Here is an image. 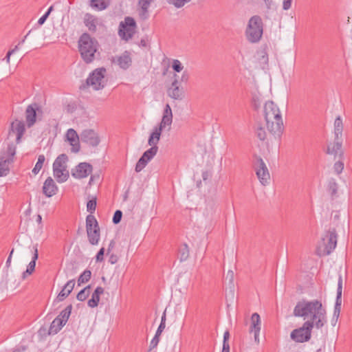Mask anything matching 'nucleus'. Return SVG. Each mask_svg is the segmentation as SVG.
I'll return each instance as SVG.
<instances>
[{
  "label": "nucleus",
  "instance_id": "nucleus-1",
  "mask_svg": "<svg viewBox=\"0 0 352 352\" xmlns=\"http://www.w3.org/2000/svg\"><path fill=\"white\" fill-rule=\"evenodd\" d=\"M296 317H306L310 316L311 320L305 322L300 328L294 329L290 334L291 338L296 342H305L311 337L314 327L321 329L327 323L326 309L321 301L314 300L307 301L302 300L297 302L293 311Z\"/></svg>",
  "mask_w": 352,
  "mask_h": 352
},
{
  "label": "nucleus",
  "instance_id": "nucleus-2",
  "mask_svg": "<svg viewBox=\"0 0 352 352\" xmlns=\"http://www.w3.org/2000/svg\"><path fill=\"white\" fill-rule=\"evenodd\" d=\"M264 114L267 130L274 138H279L283 131V122L278 106L272 101H267L264 106Z\"/></svg>",
  "mask_w": 352,
  "mask_h": 352
},
{
  "label": "nucleus",
  "instance_id": "nucleus-3",
  "mask_svg": "<svg viewBox=\"0 0 352 352\" xmlns=\"http://www.w3.org/2000/svg\"><path fill=\"white\" fill-rule=\"evenodd\" d=\"M100 47L96 38L91 37L87 32L82 33L78 41V52L80 57L86 64H90L96 58V54Z\"/></svg>",
  "mask_w": 352,
  "mask_h": 352
},
{
  "label": "nucleus",
  "instance_id": "nucleus-4",
  "mask_svg": "<svg viewBox=\"0 0 352 352\" xmlns=\"http://www.w3.org/2000/svg\"><path fill=\"white\" fill-rule=\"evenodd\" d=\"M263 33V23L260 16H252L245 30V36L248 41L254 43L258 42Z\"/></svg>",
  "mask_w": 352,
  "mask_h": 352
},
{
  "label": "nucleus",
  "instance_id": "nucleus-5",
  "mask_svg": "<svg viewBox=\"0 0 352 352\" xmlns=\"http://www.w3.org/2000/svg\"><path fill=\"white\" fill-rule=\"evenodd\" d=\"M106 69L100 67L94 70L87 78L85 83L80 86V89H85L91 86L94 90H100L104 87V78Z\"/></svg>",
  "mask_w": 352,
  "mask_h": 352
},
{
  "label": "nucleus",
  "instance_id": "nucleus-6",
  "mask_svg": "<svg viewBox=\"0 0 352 352\" xmlns=\"http://www.w3.org/2000/svg\"><path fill=\"white\" fill-rule=\"evenodd\" d=\"M86 231L88 241L90 244L96 245L100 238V227L96 217L89 214L86 217Z\"/></svg>",
  "mask_w": 352,
  "mask_h": 352
},
{
  "label": "nucleus",
  "instance_id": "nucleus-7",
  "mask_svg": "<svg viewBox=\"0 0 352 352\" xmlns=\"http://www.w3.org/2000/svg\"><path fill=\"white\" fill-rule=\"evenodd\" d=\"M136 23L133 18L127 16L119 25L118 34L125 41L131 39L135 34Z\"/></svg>",
  "mask_w": 352,
  "mask_h": 352
},
{
  "label": "nucleus",
  "instance_id": "nucleus-8",
  "mask_svg": "<svg viewBox=\"0 0 352 352\" xmlns=\"http://www.w3.org/2000/svg\"><path fill=\"white\" fill-rule=\"evenodd\" d=\"M256 174L263 185H265L270 179V173L268 169L263 162V159L260 157H256V162L255 163Z\"/></svg>",
  "mask_w": 352,
  "mask_h": 352
},
{
  "label": "nucleus",
  "instance_id": "nucleus-9",
  "mask_svg": "<svg viewBox=\"0 0 352 352\" xmlns=\"http://www.w3.org/2000/svg\"><path fill=\"white\" fill-rule=\"evenodd\" d=\"M324 245V252L328 255L336 248L337 245V234L335 229L327 232L324 237L322 238Z\"/></svg>",
  "mask_w": 352,
  "mask_h": 352
},
{
  "label": "nucleus",
  "instance_id": "nucleus-10",
  "mask_svg": "<svg viewBox=\"0 0 352 352\" xmlns=\"http://www.w3.org/2000/svg\"><path fill=\"white\" fill-rule=\"evenodd\" d=\"M93 170L92 166L88 162H80L72 170V175L76 179L87 177Z\"/></svg>",
  "mask_w": 352,
  "mask_h": 352
},
{
  "label": "nucleus",
  "instance_id": "nucleus-11",
  "mask_svg": "<svg viewBox=\"0 0 352 352\" xmlns=\"http://www.w3.org/2000/svg\"><path fill=\"white\" fill-rule=\"evenodd\" d=\"M80 141L91 146H96L100 143V138L93 129H85L80 133Z\"/></svg>",
  "mask_w": 352,
  "mask_h": 352
},
{
  "label": "nucleus",
  "instance_id": "nucleus-12",
  "mask_svg": "<svg viewBox=\"0 0 352 352\" xmlns=\"http://www.w3.org/2000/svg\"><path fill=\"white\" fill-rule=\"evenodd\" d=\"M177 74H175V79L173 81L171 86L168 89L167 94L169 97L175 100H182L184 97L183 89L178 85L179 80L177 78Z\"/></svg>",
  "mask_w": 352,
  "mask_h": 352
},
{
  "label": "nucleus",
  "instance_id": "nucleus-13",
  "mask_svg": "<svg viewBox=\"0 0 352 352\" xmlns=\"http://www.w3.org/2000/svg\"><path fill=\"white\" fill-rule=\"evenodd\" d=\"M173 122V113L171 108L168 104H166L163 112V116L159 126H155L163 131L166 126H168V131L170 129V126Z\"/></svg>",
  "mask_w": 352,
  "mask_h": 352
},
{
  "label": "nucleus",
  "instance_id": "nucleus-14",
  "mask_svg": "<svg viewBox=\"0 0 352 352\" xmlns=\"http://www.w3.org/2000/svg\"><path fill=\"white\" fill-rule=\"evenodd\" d=\"M342 276H340L338 282V288H337V296L336 300V304L334 307L333 311V318H336V320H338L340 310H341V305H342Z\"/></svg>",
  "mask_w": 352,
  "mask_h": 352
},
{
  "label": "nucleus",
  "instance_id": "nucleus-15",
  "mask_svg": "<svg viewBox=\"0 0 352 352\" xmlns=\"http://www.w3.org/2000/svg\"><path fill=\"white\" fill-rule=\"evenodd\" d=\"M25 124L23 121L15 120L12 122L10 130L9 133L10 134L12 132L16 134V141L17 143L21 142V137L25 133Z\"/></svg>",
  "mask_w": 352,
  "mask_h": 352
},
{
  "label": "nucleus",
  "instance_id": "nucleus-16",
  "mask_svg": "<svg viewBox=\"0 0 352 352\" xmlns=\"http://www.w3.org/2000/svg\"><path fill=\"white\" fill-rule=\"evenodd\" d=\"M58 191V187L53 179L50 177H47L45 181L43 186V193L47 197H51Z\"/></svg>",
  "mask_w": 352,
  "mask_h": 352
},
{
  "label": "nucleus",
  "instance_id": "nucleus-17",
  "mask_svg": "<svg viewBox=\"0 0 352 352\" xmlns=\"http://www.w3.org/2000/svg\"><path fill=\"white\" fill-rule=\"evenodd\" d=\"M251 327L250 329V331L254 333V340L256 342H258V336L261 330V318L260 316L257 313H254L251 316Z\"/></svg>",
  "mask_w": 352,
  "mask_h": 352
},
{
  "label": "nucleus",
  "instance_id": "nucleus-18",
  "mask_svg": "<svg viewBox=\"0 0 352 352\" xmlns=\"http://www.w3.org/2000/svg\"><path fill=\"white\" fill-rule=\"evenodd\" d=\"M36 104H30L25 110V119L28 127H31L34 124L36 120Z\"/></svg>",
  "mask_w": 352,
  "mask_h": 352
},
{
  "label": "nucleus",
  "instance_id": "nucleus-19",
  "mask_svg": "<svg viewBox=\"0 0 352 352\" xmlns=\"http://www.w3.org/2000/svg\"><path fill=\"white\" fill-rule=\"evenodd\" d=\"M75 285V280L72 279L67 281V283L64 285L62 290L59 292L58 295L56 297V300L58 302H61L64 300L72 292Z\"/></svg>",
  "mask_w": 352,
  "mask_h": 352
},
{
  "label": "nucleus",
  "instance_id": "nucleus-20",
  "mask_svg": "<svg viewBox=\"0 0 352 352\" xmlns=\"http://www.w3.org/2000/svg\"><path fill=\"white\" fill-rule=\"evenodd\" d=\"M84 24L91 33L97 31L98 18L90 13H86L84 16Z\"/></svg>",
  "mask_w": 352,
  "mask_h": 352
},
{
  "label": "nucleus",
  "instance_id": "nucleus-21",
  "mask_svg": "<svg viewBox=\"0 0 352 352\" xmlns=\"http://www.w3.org/2000/svg\"><path fill=\"white\" fill-rule=\"evenodd\" d=\"M66 135L68 141L72 146V151L74 153H78L80 150V144L78 142H76V140L79 139L76 131L73 129H68Z\"/></svg>",
  "mask_w": 352,
  "mask_h": 352
},
{
  "label": "nucleus",
  "instance_id": "nucleus-22",
  "mask_svg": "<svg viewBox=\"0 0 352 352\" xmlns=\"http://www.w3.org/2000/svg\"><path fill=\"white\" fill-rule=\"evenodd\" d=\"M38 248L37 245L34 246V255L32 256V261L30 262V263L28 265L27 270L23 272L22 274V278L25 279L28 275H31L32 272L35 270L36 266V261L38 259Z\"/></svg>",
  "mask_w": 352,
  "mask_h": 352
},
{
  "label": "nucleus",
  "instance_id": "nucleus-23",
  "mask_svg": "<svg viewBox=\"0 0 352 352\" xmlns=\"http://www.w3.org/2000/svg\"><path fill=\"white\" fill-rule=\"evenodd\" d=\"M54 176L58 183H63L67 180L69 174L67 168H53Z\"/></svg>",
  "mask_w": 352,
  "mask_h": 352
},
{
  "label": "nucleus",
  "instance_id": "nucleus-24",
  "mask_svg": "<svg viewBox=\"0 0 352 352\" xmlns=\"http://www.w3.org/2000/svg\"><path fill=\"white\" fill-rule=\"evenodd\" d=\"M341 148H342L341 138L335 137L334 142L332 144H330L327 146V153L336 155L339 153V152L341 151Z\"/></svg>",
  "mask_w": 352,
  "mask_h": 352
},
{
  "label": "nucleus",
  "instance_id": "nucleus-25",
  "mask_svg": "<svg viewBox=\"0 0 352 352\" xmlns=\"http://www.w3.org/2000/svg\"><path fill=\"white\" fill-rule=\"evenodd\" d=\"M110 5L109 0H90L89 6L94 10L102 11L107 9Z\"/></svg>",
  "mask_w": 352,
  "mask_h": 352
},
{
  "label": "nucleus",
  "instance_id": "nucleus-26",
  "mask_svg": "<svg viewBox=\"0 0 352 352\" xmlns=\"http://www.w3.org/2000/svg\"><path fill=\"white\" fill-rule=\"evenodd\" d=\"M162 132V131H161L160 129L155 127L153 129V131L151 133L148 138V145H150L151 147L157 146V144L160 140Z\"/></svg>",
  "mask_w": 352,
  "mask_h": 352
},
{
  "label": "nucleus",
  "instance_id": "nucleus-27",
  "mask_svg": "<svg viewBox=\"0 0 352 352\" xmlns=\"http://www.w3.org/2000/svg\"><path fill=\"white\" fill-rule=\"evenodd\" d=\"M11 160L6 156H0V177L6 176L9 173V164Z\"/></svg>",
  "mask_w": 352,
  "mask_h": 352
},
{
  "label": "nucleus",
  "instance_id": "nucleus-28",
  "mask_svg": "<svg viewBox=\"0 0 352 352\" xmlns=\"http://www.w3.org/2000/svg\"><path fill=\"white\" fill-rule=\"evenodd\" d=\"M131 63V58L127 52H125L122 56L118 58V64L122 69H128Z\"/></svg>",
  "mask_w": 352,
  "mask_h": 352
},
{
  "label": "nucleus",
  "instance_id": "nucleus-29",
  "mask_svg": "<svg viewBox=\"0 0 352 352\" xmlns=\"http://www.w3.org/2000/svg\"><path fill=\"white\" fill-rule=\"evenodd\" d=\"M64 325L60 318L56 317L50 324L49 334H56Z\"/></svg>",
  "mask_w": 352,
  "mask_h": 352
},
{
  "label": "nucleus",
  "instance_id": "nucleus-30",
  "mask_svg": "<svg viewBox=\"0 0 352 352\" xmlns=\"http://www.w3.org/2000/svg\"><path fill=\"white\" fill-rule=\"evenodd\" d=\"M68 160V157L66 154H60L58 155L53 164V168H67L66 163Z\"/></svg>",
  "mask_w": 352,
  "mask_h": 352
},
{
  "label": "nucleus",
  "instance_id": "nucleus-31",
  "mask_svg": "<svg viewBox=\"0 0 352 352\" xmlns=\"http://www.w3.org/2000/svg\"><path fill=\"white\" fill-rule=\"evenodd\" d=\"M153 0H139L138 4L140 6V15L143 19H146L148 16V7Z\"/></svg>",
  "mask_w": 352,
  "mask_h": 352
},
{
  "label": "nucleus",
  "instance_id": "nucleus-32",
  "mask_svg": "<svg viewBox=\"0 0 352 352\" xmlns=\"http://www.w3.org/2000/svg\"><path fill=\"white\" fill-rule=\"evenodd\" d=\"M189 256V248L186 243L182 244L178 250V258L180 261H184L188 259Z\"/></svg>",
  "mask_w": 352,
  "mask_h": 352
},
{
  "label": "nucleus",
  "instance_id": "nucleus-33",
  "mask_svg": "<svg viewBox=\"0 0 352 352\" xmlns=\"http://www.w3.org/2000/svg\"><path fill=\"white\" fill-rule=\"evenodd\" d=\"M343 131V124L340 116L336 118L334 122V133L336 138H341Z\"/></svg>",
  "mask_w": 352,
  "mask_h": 352
},
{
  "label": "nucleus",
  "instance_id": "nucleus-34",
  "mask_svg": "<svg viewBox=\"0 0 352 352\" xmlns=\"http://www.w3.org/2000/svg\"><path fill=\"white\" fill-rule=\"evenodd\" d=\"M72 305L70 304L68 306H67L66 308L65 309H63L60 313V314L57 316L58 318H60V320L63 321V322H64L65 324H66V322H67V320L69 318V316L72 312Z\"/></svg>",
  "mask_w": 352,
  "mask_h": 352
},
{
  "label": "nucleus",
  "instance_id": "nucleus-35",
  "mask_svg": "<svg viewBox=\"0 0 352 352\" xmlns=\"http://www.w3.org/2000/svg\"><path fill=\"white\" fill-rule=\"evenodd\" d=\"M157 146L151 147L149 149L146 150L141 157L148 162L157 154Z\"/></svg>",
  "mask_w": 352,
  "mask_h": 352
},
{
  "label": "nucleus",
  "instance_id": "nucleus-36",
  "mask_svg": "<svg viewBox=\"0 0 352 352\" xmlns=\"http://www.w3.org/2000/svg\"><path fill=\"white\" fill-rule=\"evenodd\" d=\"M91 276V272L89 270H85L79 276L78 279V285H80L87 283Z\"/></svg>",
  "mask_w": 352,
  "mask_h": 352
},
{
  "label": "nucleus",
  "instance_id": "nucleus-37",
  "mask_svg": "<svg viewBox=\"0 0 352 352\" xmlns=\"http://www.w3.org/2000/svg\"><path fill=\"white\" fill-rule=\"evenodd\" d=\"M91 285H87L77 294L76 298L80 301L85 300L90 294Z\"/></svg>",
  "mask_w": 352,
  "mask_h": 352
},
{
  "label": "nucleus",
  "instance_id": "nucleus-38",
  "mask_svg": "<svg viewBox=\"0 0 352 352\" xmlns=\"http://www.w3.org/2000/svg\"><path fill=\"white\" fill-rule=\"evenodd\" d=\"M45 155H38V161L35 165V166L34 167V168L32 169V173L34 174V175H36L38 173V172L41 170V169L43 167V165L45 162Z\"/></svg>",
  "mask_w": 352,
  "mask_h": 352
},
{
  "label": "nucleus",
  "instance_id": "nucleus-39",
  "mask_svg": "<svg viewBox=\"0 0 352 352\" xmlns=\"http://www.w3.org/2000/svg\"><path fill=\"white\" fill-rule=\"evenodd\" d=\"M96 200V197H94L87 203V210L90 213L89 214H92L96 210L97 205Z\"/></svg>",
  "mask_w": 352,
  "mask_h": 352
},
{
  "label": "nucleus",
  "instance_id": "nucleus-40",
  "mask_svg": "<svg viewBox=\"0 0 352 352\" xmlns=\"http://www.w3.org/2000/svg\"><path fill=\"white\" fill-rule=\"evenodd\" d=\"M104 293V289L99 286L96 288L91 295V298L96 300L98 302L100 301V296Z\"/></svg>",
  "mask_w": 352,
  "mask_h": 352
},
{
  "label": "nucleus",
  "instance_id": "nucleus-41",
  "mask_svg": "<svg viewBox=\"0 0 352 352\" xmlns=\"http://www.w3.org/2000/svg\"><path fill=\"white\" fill-rule=\"evenodd\" d=\"M172 68L175 72L179 73L183 70L184 66L179 60L174 59L172 62Z\"/></svg>",
  "mask_w": 352,
  "mask_h": 352
},
{
  "label": "nucleus",
  "instance_id": "nucleus-42",
  "mask_svg": "<svg viewBox=\"0 0 352 352\" xmlns=\"http://www.w3.org/2000/svg\"><path fill=\"white\" fill-rule=\"evenodd\" d=\"M148 164V162L146 161L143 157H140L138 161L135 166V171L137 173L140 172Z\"/></svg>",
  "mask_w": 352,
  "mask_h": 352
},
{
  "label": "nucleus",
  "instance_id": "nucleus-43",
  "mask_svg": "<svg viewBox=\"0 0 352 352\" xmlns=\"http://www.w3.org/2000/svg\"><path fill=\"white\" fill-rule=\"evenodd\" d=\"M15 153H16V146L12 143L8 144V148H7V155L8 157L7 159H10L11 162H12V157L15 155Z\"/></svg>",
  "mask_w": 352,
  "mask_h": 352
},
{
  "label": "nucleus",
  "instance_id": "nucleus-44",
  "mask_svg": "<svg viewBox=\"0 0 352 352\" xmlns=\"http://www.w3.org/2000/svg\"><path fill=\"white\" fill-rule=\"evenodd\" d=\"M256 134L258 138L262 141L266 138V132L262 126H257Z\"/></svg>",
  "mask_w": 352,
  "mask_h": 352
},
{
  "label": "nucleus",
  "instance_id": "nucleus-45",
  "mask_svg": "<svg viewBox=\"0 0 352 352\" xmlns=\"http://www.w3.org/2000/svg\"><path fill=\"white\" fill-rule=\"evenodd\" d=\"M122 217V212L120 210H117L113 214L112 221L114 224H118L121 221Z\"/></svg>",
  "mask_w": 352,
  "mask_h": 352
},
{
  "label": "nucleus",
  "instance_id": "nucleus-46",
  "mask_svg": "<svg viewBox=\"0 0 352 352\" xmlns=\"http://www.w3.org/2000/svg\"><path fill=\"white\" fill-rule=\"evenodd\" d=\"M190 1L191 0H169V3L173 4L176 8H179Z\"/></svg>",
  "mask_w": 352,
  "mask_h": 352
},
{
  "label": "nucleus",
  "instance_id": "nucleus-47",
  "mask_svg": "<svg viewBox=\"0 0 352 352\" xmlns=\"http://www.w3.org/2000/svg\"><path fill=\"white\" fill-rule=\"evenodd\" d=\"M344 168V163L341 161L336 162L333 165L334 171L340 174Z\"/></svg>",
  "mask_w": 352,
  "mask_h": 352
},
{
  "label": "nucleus",
  "instance_id": "nucleus-48",
  "mask_svg": "<svg viewBox=\"0 0 352 352\" xmlns=\"http://www.w3.org/2000/svg\"><path fill=\"white\" fill-rule=\"evenodd\" d=\"M159 342H160V336H157V334H155L154 338L151 341L149 350H152L153 349L156 348Z\"/></svg>",
  "mask_w": 352,
  "mask_h": 352
},
{
  "label": "nucleus",
  "instance_id": "nucleus-49",
  "mask_svg": "<svg viewBox=\"0 0 352 352\" xmlns=\"http://www.w3.org/2000/svg\"><path fill=\"white\" fill-rule=\"evenodd\" d=\"M338 187L337 184L334 182H329V191L330 192L332 196L335 195L337 193Z\"/></svg>",
  "mask_w": 352,
  "mask_h": 352
},
{
  "label": "nucleus",
  "instance_id": "nucleus-50",
  "mask_svg": "<svg viewBox=\"0 0 352 352\" xmlns=\"http://www.w3.org/2000/svg\"><path fill=\"white\" fill-rule=\"evenodd\" d=\"M105 250L104 248H101L98 252L96 256V262H102L104 260V254Z\"/></svg>",
  "mask_w": 352,
  "mask_h": 352
},
{
  "label": "nucleus",
  "instance_id": "nucleus-51",
  "mask_svg": "<svg viewBox=\"0 0 352 352\" xmlns=\"http://www.w3.org/2000/svg\"><path fill=\"white\" fill-rule=\"evenodd\" d=\"M28 349V346L22 344H18L12 349V352H25Z\"/></svg>",
  "mask_w": 352,
  "mask_h": 352
},
{
  "label": "nucleus",
  "instance_id": "nucleus-52",
  "mask_svg": "<svg viewBox=\"0 0 352 352\" xmlns=\"http://www.w3.org/2000/svg\"><path fill=\"white\" fill-rule=\"evenodd\" d=\"M252 106L255 110H258L261 107V102L258 98L254 97L252 98Z\"/></svg>",
  "mask_w": 352,
  "mask_h": 352
},
{
  "label": "nucleus",
  "instance_id": "nucleus-53",
  "mask_svg": "<svg viewBox=\"0 0 352 352\" xmlns=\"http://www.w3.org/2000/svg\"><path fill=\"white\" fill-rule=\"evenodd\" d=\"M190 75L188 71H184L181 76L180 81L184 82H187L189 80Z\"/></svg>",
  "mask_w": 352,
  "mask_h": 352
},
{
  "label": "nucleus",
  "instance_id": "nucleus-54",
  "mask_svg": "<svg viewBox=\"0 0 352 352\" xmlns=\"http://www.w3.org/2000/svg\"><path fill=\"white\" fill-rule=\"evenodd\" d=\"M118 259H119V258H118V255H116L115 254H111L109 256V262L111 264H115L118 261Z\"/></svg>",
  "mask_w": 352,
  "mask_h": 352
},
{
  "label": "nucleus",
  "instance_id": "nucleus-55",
  "mask_svg": "<svg viewBox=\"0 0 352 352\" xmlns=\"http://www.w3.org/2000/svg\"><path fill=\"white\" fill-rule=\"evenodd\" d=\"M292 0H283V9L287 10L291 8Z\"/></svg>",
  "mask_w": 352,
  "mask_h": 352
},
{
  "label": "nucleus",
  "instance_id": "nucleus-56",
  "mask_svg": "<svg viewBox=\"0 0 352 352\" xmlns=\"http://www.w3.org/2000/svg\"><path fill=\"white\" fill-rule=\"evenodd\" d=\"M98 303L99 302L91 298L87 302L88 306L91 308L96 307L98 305Z\"/></svg>",
  "mask_w": 352,
  "mask_h": 352
},
{
  "label": "nucleus",
  "instance_id": "nucleus-57",
  "mask_svg": "<svg viewBox=\"0 0 352 352\" xmlns=\"http://www.w3.org/2000/svg\"><path fill=\"white\" fill-rule=\"evenodd\" d=\"M165 327H166V324H163V323H160L157 331H156V333L155 334H157V336H160L162 334V331H164V329H165Z\"/></svg>",
  "mask_w": 352,
  "mask_h": 352
},
{
  "label": "nucleus",
  "instance_id": "nucleus-58",
  "mask_svg": "<svg viewBox=\"0 0 352 352\" xmlns=\"http://www.w3.org/2000/svg\"><path fill=\"white\" fill-rule=\"evenodd\" d=\"M49 16H47L45 13L38 19V24L39 25H43L45 21L47 20V19L48 18Z\"/></svg>",
  "mask_w": 352,
  "mask_h": 352
},
{
  "label": "nucleus",
  "instance_id": "nucleus-59",
  "mask_svg": "<svg viewBox=\"0 0 352 352\" xmlns=\"http://www.w3.org/2000/svg\"><path fill=\"white\" fill-rule=\"evenodd\" d=\"M210 177H211V173L209 171L205 170L202 173V178H203L204 181L208 180Z\"/></svg>",
  "mask_w": 352,
  "mask_h": 352
},
{
  "label": "nucleus",
  "instance_id": "nucleus-60",
  "mask_svg": "<svg viewBox=\"0 0 352 352\" xmlns=\"http://www.w3.org/2000/svg\"><path fill=\"white\" fill-rule=\"evenodd\" d=\"M115 241L114 240H111L109 244V247H108V249H107V254H109L110 253V252L113 250V248H114L115 246Z\"/></svg>",
  "mask_w": 352,
  "mask_h": 352
},
{
  "label": "nucleus",
  "instance_id": "nucleus-61",
  "mask_svg": "<svg viewBox=\"0 0 352 352\" xmlns=\"http://www.w3.org/2000/svg\"><path fill=\"white\" fill-rule=\"evenodd\" d=\"M221 352H230L229 343L223 342V348Z\"/></svg>",
  "mask_w": 352,
  "mask_h": 352
},
{
  "label": "nucleus",
  "instance_id": "nucleus-62",
  "mask_svg": "<svg viewBox=\"0 0 352 352\" xmlns=\"http://www.w3.org/2000/svg\"><path fill=\"white\" fill-rule=\"evenodd\" d=\"M230 338V333L228 331H226L224 334H223V342H225V343H229L228 342V340Z\"/></svg>",
  "mask_w": 352,
  "mask_h": 352
},
{
  "label": "nucleus",
  "instance_id": "nucleus-63",
  "mask_svg": "<svg viewBox=\"0 0 352 352\" xmlns=\"http://www.w3.org/2000/svg\"><path fill=\"white\" fill-rule=\"evenodd\" d=\"M13 252H14V249H12L10 253V255L6 261V267H9L10 266V263H11V259H12V255L13 254Z\"/></svg>",
  "mask_w": 352,
  "mask_h": 352
},
{
  "label": "nucleus",
  "instance_id": "nucleus-64",
  "mask_svg": "<svg viewBox=\"0 0 352 352\" xmlns=\"http://www.w3.org/2000/svg\"><path fill=\"white\" fill-rule=\"evenodd\" d=\"M13 54V51H8L6 57H5V59L6 60V62L7 63H10V56Z\"/></svg>",
  "mask_w": 352,
  "mask_h": 352
}]
</instances>
